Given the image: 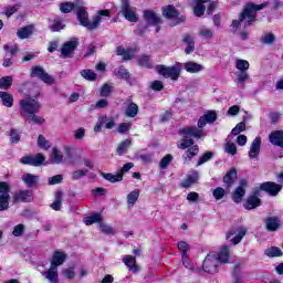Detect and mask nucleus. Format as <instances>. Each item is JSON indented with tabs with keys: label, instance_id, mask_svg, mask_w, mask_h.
<instances>
[{
	"label": "nucleus",
	"instance_id": "nucleus-1",
	"mask_svg": "<svg viewBox=\"0 0 283 283\" xmlns=\"http://www.w3.org/2000/svg\"><path fill=\"white\" fill-rule=\"evenodd\" d=\"M269 7V2H263L261 4H255L253 2H249L243 7L242 12L239 14L238 20H233L231 28L234 32H238V29L243 25V28H250L255 23V19H258V12L260 10H264V8Z\"/></svg>",
	"mask_w": 283,
	"mask_h": 283
},
{
	"label": "nucleus",
	"instance_id": "nucleus-2",
	"mask_svg": "<svg viewBox=\"0 0 283 283\" xmlns=\"http://www.w3.org/2000/svg\"><path fill=\"white\" fill-rule=\"evenodd\" d=\"M20 115L24 120H32L35 125H43L45 123V118L36 115L41 112V103L39 99L28 96L20 101Z\"/></svg>",
	"mask_w": 283,
	"mask_h": 283
},
{
	"label": "nucleus",
	"instance_id": "nucleus-3",
	"mask_svg": "<svg viewBox=\"0 0 283 283\" xmlns=\"http://www.w3.org/2000/svg\"><path fill=\"white\" fill-rule=\"evenodd\" d=\"M75 12L81 25H83V28H87V30H96V28L101 25L102 17H109V10H99L97 15L93 18V21L90 22V14L87 13V9H85L82 0H80Z\"/></svg>",
	"mask_w": 283,
	"mask_h": 283
},
{
	"label": "nucleus",
	"instance_id": "nucleus-4",
	"mask_svg": "<svg viewBox=\"0 0 283 283\" xmlns=\"http://www.w3.org/2000/svg\"><path fill=\"white\" fill-rule=\"evenodd\" d=\"M217 119H218V114L216 113V111H210L199 118L198 127L188 126L185 128H180L179 134L180 136H185V134H190L192 138H197V139L205 138V130H203L205 126L207 125V123L209 124L216 123Z\"/></svg>",
	"mask_w": 283,
	"mask_h": 283
},
{
	"label": "nucleus",
	"instance_id": "nucleus-5",
	"mask_svg": "<svg viewBox=\"0 0 283 283\" xmlns=\"http://www.w3.org/2000/svg\"><path fill=\"white\" fill-rule=\"evenodd\" d=\"M229 262V247L224 245L219 253H209L202 264L206 273H218L220 264Z\"/></svg>",
	"mask_w": 283,
	"mask_h": 283
},
{
	"label": "nucleus",
	"instance_id": "nucleus-6",
	"mask_svg": "<svg viewBox=\"0 0 283 283\" xmlns=\"http://www.w3.org/2000/svg\"><path fill=\"white\" fill-rule=\"evenodd\" d=\"M120 13L130 23L138 22V15L136 14V8L129 6V0H122Z\"/></svg>",
	"mask_w": 283,
	"mask_h": 283
},
{
	"label": "nucleus",
	"instance_id": "nucleus-7",
	"mask_svg": "<svg viewBox=\"0 0 283 283\" xmlns=\"http://www.w3.org/2000/svg\"><path fill=\"white\" fill-rule=\"evenodd\" d=\"M157 72L165 78H171L172 81H178V77L180 76V67L178 66H165V65H158Z\"/></svg>",
	"mask_w": 283,
	"mask_h": 283
},
{
	"label": "nucleus",
	"instance_id": "nucleus-8",
	"mask_svg": "<svg viewBox=\"0 0 283 283\" xmlns=\"http://www.w3.org/2000/svg\"><path fill=\"white\" fill-rule=\"evenodd\" d=\"M249 186V181L247 179H241L239 181V187L235 188V190L232 193V200L237 205H240L242 202V199L247 195V187Z\"/></svg>",
	"mask_w": 283,
	"mask_h": 283
},
{
	"label": "nucleus",
	"instance_id": "nucleus-9",
	"mask_svg": "<svg viewBox=\"0 0 283 283\" xmlns=\"http://www.w3.org/2000/svg\"><path fill=\"white\" fill-rule=\"evenodd\" d=\"M20 163L22 165H30L31 167H41V165L45 163V157L41 153L36 154L35 156L27 155L20 159Z\"/></svg>",
	"mask_w": 283,
	"mask_h": 283
},
{
	"label": "nucleus",
	"instance_id": "nucleus-10",
	"mask_svg": "<svg viewBox=\"0 0 283 283\" xmlns=\"http://www.w3.org/2000/svg\"><path fill=\"white\" fill-rule=\"evenodd\" d=\"M76 48H78V39L73 38L70 41L65 42L61 49L62 56L64 59H71Z\"/></svg>",
	"mask_w": 283,
	"mask_h": 283
},
{
	"label": "nucleus",
	"instance_id": "nucleus-11",
	"mask_svg": "<svg viewBox=\"0 0 283 283\" xmlns=\"http://www.w3.org/2000/svg\"><path fill=\"white\" fill-rule=\"evenodd\" d=\"M260 190L265 191L269 196L275 197L280 191H282V185L275 184L273 181H265L260 185Z\"/></svg>",
	"mask_w": 283,
	"mask_h": 283
},
{
	"label": "nucleus",
	"instance_id": "nucleus-12",
	"mask_svg": "<svg viewBox=\"0 0 283 283\" xmlns=\"http://www.w3.org/2000/svg\"><path fill=\"white\" fill-rule=\"evenodd\" d=\"M31 76L40 78V81H43V83H46V85H52V83H54V78L50 76V74H48L41 66H34L31 71Z\"/></svg>",
	"mask_w": 283,
	"mask_h": 283
},
{
	"label": "nucleus",
	"instance_id": "nucleus-13",
	"mask_svg": "<svg viewBox=\"0 0 283 283\" xmlns=\"http://www.w3.org/2000/svg\"><path fill=\"white\" fill-rule=\"evenodd\" d=\"M33 196L30 190H18L13 195V205H19L20 202H32Z\"/></svg>",
	"mask_w": 283,
	"mask_h": 283
},
{
	"label": "nucleus",
	"instance_id": "nucleus-14",
	"mask_svg": "<svg viewBox=\"0 0 283 283\" xmlns=\"http://www.w3.org/2000/svg\"><path fill=\"white\" fill-rule=\"evenodd\" d=\"M163 14L166 17V19H176L175 25H178V23H182L185 21V17H180V13L174 6H168L163 9Z\"/></svg>",
	"mask_w": 283,
	"mask_h": 283
},
{
	"label": "nucleus",
	"instance_id": "nucleus-15",
	"mask_svg": "<svg viewBox=\"0 0 283 283\" xmlns=\"http://www.w3.org/2000/svg\"><path fill=\"white\" fill-rule=\"evenodd\" d=\"M231 235H234L232 239V244H240V242H242V238L247 235V228L239 227L235 230H230L226 235L227 240H229Z\"/></svg>",
	"mask_w": 283,
	"mask_h": 283
},
{
	"label": "nucleus",
	"instance_id": "nucleus-16",
	"mask_svg": "<svg viewBox=\"0 0 283 283\" xmlns=\"http://www.w3.org/2000/svg\"><path fill=\"white\" fill-rule=\"evenodd\" d=\"M117 56H123V61H132L136 57L138 49H125L123 46H117L116 49Z\"/></svg>",
	"mask_w": 283,
	"mask_h": 283
},
{
	"label": "nucleus",
	"instance_id": "nucleus-17",
	"mask_svg": "<svg viewBox=\"0 0 283 283\" xmlns=\"http://www.w3.org/2000/svg\"><path fill=\"white\" fill-rule=\"evenodd\" d=\"M282 227L280 217H268L265 219V229L270 232H275Z\"/></svg>",
	"mask_w": 283,
	"mask_h": 283
},
{
	"label": "nucleus",
	"instance_id": "nucleus-18",
	"mask_svg": "<svg viewBox=\"0 0 283 283\" xmlns=\"http://www.w3.org/2000/svg\"><path fill=\"white\" fill-rule=\"evenodd\" d=\"M67 260V254L65 252L56 250L53 253L52 260H51V266H55L59 269V266L63 265V263Z\"/></svg>",
	"mask_w": 283,
	"mask_h": 283
},
{
	"label": "nucleus",
	"instance_id": "nucleus-19",
	"mask_svg": "<svg viewBox=\"0 0 283 283\" xmlns=\"http://www.w3.org/2000/svg\"><path fill=\"white\" fill-rule=\"evenodd\" d=\"M126 108H125V116H127V118H136V116H138V104L132 102V99H128L126 103Z\"/></svg>",
	"mask_w": 283,
	"mask_h": 283
},
{
	"label": "nucleus",
	"instance_id": "nucleus-20",
	"mask_svg": "<svg viewBox=\"0 0 283 283\" xmlns=\"http://www.w3.org/2000/svg\"><path fill=\"white\" fill-rule=\"evenodd\" d=\"M42 275H44L45 280L50 283H59V268H55L54 265H51L49 270L42 273Z\"/></svg>",
	"mask_w": 283,
	"mask_h": 283
},
{
	"label": "nucleus",
	"instance_id": "nucleus-21",
	"mask_svg": "<svg viewBox=\"0 0 283 283\" xmlns=\"http://www.w3.org/2000/svg\"><path fill=\"white\" fill-rule=\"evenodd\" d=\"M65 157L69 165H76V160H81V156L76 154V148H72L70 146L64 147Z\"/></svg>",
	"mask_w": 283,
	"mask_h": 283
},
{
	"label": "nucleus",
	"instance_id": "nucleus-22",
	"mask_svg": "<svg viewBox=\"0 0 283 283\" xmlns=\"http://www.w3.org/2000/svg\"><path fill=\"white\" fill-rule=\"evenodd\" d=\"M262 146V138L256 137L251 146H250V150H249V158L253 159V158H258V156H260V147Z\"/></svg>",
	"mask_w": 283,
	"mask_h": 283
},
{
	"label": "nucleus",
	"instance_id": "nucleus-23",
	"mask_svg": "<svg viewBox=\"0 0 283 283\" xmlns=\"http://www.w3.org/2000/svg\"><path fill=\"white\" fill-rule=\"evenodd\" d=\"M235 180H238V170L235 168H231L223 177V182L229 189L233 187V182H235Z\"/></svg>",
	"mask_w": 283,
	"mask_h": 283
},
{
	"label": "nucleus",
	"instance_id": "nucleus-24",
	"mask_svg": "<svg viewBox=\"0 0 283 283\" xmlns=\"http://www.w3.org/2000/svg\"><path fill=\"white\" fill-rule=\"evenodd\" d=\"M269 140L275 147H283V130H275L269 135Z\"/></svg>",
	"mask_w": 283,
	"mask_h": 283
},
{
	"label": "nucleus",
	"instance_id": "nucleus-25",
	"mask_svg": "<svg viewBox=\"0 0 283 283\" xmlns=\"http://www.w3.org/2000/svg\"><path fill=\"white\" fill-rule=\"evenodd\" d=\"M144 19L148 23V25H159L161 20L156 15L154 11L146 10L144 11Z\"/></svg>",
	"mask_w": 283,
	"mask_h": 283
},
{
	"label": "nucleus",
	"instance_id": "nucleus-26",
	"mask_svg": "<svg viewBox=\"0 0 283 283\" xmlns=\"http://www.w3.org/2000/svg\"><path fill=\"white\" fill-rule=\"evenodd\" d=\"M78 3H81V0H75L74 2H62L60 4V10L63 14H70L72 10L76 11Z\"/></svg>",
	"mask_w": 283,
	"mask_h": 283
},
{
	"label": "nucleus",
	"instance_id": "nucleus-27",
	"mask_svg": "<svg viewBox=\"0 0 283 283\" xmlns=\"http://www.w3.org/2000/svg\"><path fill=\"white\" fill-rule=\"evenodd\" d=\"M22 182H24V185H27L29 188L35 187V185L39 184V176L33 174H24L22 176Z\"/></svg>",
	"mask_w": 283,
	"mask_h": 283
},
{
	"label": "nucleus",
	"instance_id": "nucleus-28",
	"mask_svg": "<svg viewBox=\"0 0 283 283\" xmlns=\"http://www.w3.org/2000/svg\"><path fill=\"white\" fill-rule=\"evenodd\" d=\"M33 33H34V25L30 24L18 30L17 36L19 39H30V36H32Z\"/></svg>",
	"mask_w": 283,
	"mask_h": 283
},
{
	"label": "nucleus",
	"instance_id": "nucleus-29",
	"mask_svg": "<svg viewBox=\"0 0 283 283\" xmlns=\"http://www.w3.org/2000/svg\"><path fill=\"white\" fill-rule=\"evenodd\" d=\"M182 138L177 143L178 149H189V147H192L193 139L189 138L188 136H192L191 134H185L181 135Z\"/></svg>",
	"mask_w": 283,
	"mask_h": 283
},
{
	"label": "nucleus",
	"instance_id": "nucleus-30",
	"mask_svg": "<svg viewBox=\"0 0 283 283\" xmlns=\"http://www.w3.org/2000/svg\"><path fill=\"white\" fill-rule=\"evenodd\" d=\"M184 67L186 72H189L190 74H197L198 72H202V70H205L202 64H198L196 62H187L184 64Z\"/></svg>",
	"mask_w": 283,
	"mask_h": 283
},
{
	"label": "nucleus",
	"instance_id": "nucleus-31",
	"mask_svg": "<svg viewBox=\"0 0 283 283\" xmlns=\"http://www.w3.org/2000/svg\"><path fill=\"white\" fill-rule=\"evenodd\" d=\"M124 264H126L127 269L132 271L133 273H138V266L136 265V258L132 255H125L123 258Z\"/></svg>",
	"mask_w": 283,
	"mask_h": 283
},
{
	"label": "nucleus",
	"instance_id": "nucleus-32",
	"mask_svg": "<svg viewBox=\"0 0 283 283\" xmlns=\"http://www.w3.org/2000/svg\"><path fill=\"white\" fill-rule=\"evenodd\" d=\"M198 182V172H192L187 176V178L182 181L181 187L184 189H189V187H192V185H196Z\"/></svg>",
	"mask_w": 283,
	"mask_h": 283
},
{
	"label": "nucleus",
	"instance_id": "nucleus-33",
	"mask_svg": "<svg viewBox=\"0 0 283 283\" xmlns=\"http://www.w3.org/2000/svg\"><path fill=\"white\" fill-rule=\"evenodd\" d=\"M261 200L258 198V196L253 195L248 198L247 202L244 203V208L248 210L256 209V207H260Z\"/></svg>",
	"mask_w": 283,
	"mask_h": 283
},
{
	"label": "nucleus",
	"instance_id": "nucleus-34",
	"mask_svg": "<svg viewBox=\"0 0 283 283\" xmlns=\"http://www.w3.org/2000/svg\"><path fill=\"white\" fill-rule=\"evenodd\" d=\"M0 98L4 107H12V105H14V97L8 92H0Z\"/></svg>",
	"mask_w": 283,
	"mask_h": 283
},
{
	"label": "nucleus",
	"instance_id": "nucleus-35",
	"mask_svg": "<svg viewBox=\"0 0 283 283\" xmlns=\"http://www.w3.org/2000/svg\"><path fill=\"white\" fill-rule=\"evenodd\" d=\"M99 175L102 176V178H104L105 180H108V182H120L123 180V175L122 174H116L113 175L111 172H99Z\"/></svg>",
	"mask_w": 283,
	"mask_h": 283
},
{
	"label": "nucleus",
	"instance_id": "nucleus-36",
	"mask_svg": "<svg viewBox=\"0 0 283 283\" xmlns=\"http://www.w3.org/2000/svg\"><path fill=\"white\" fill-rule=\"evenodd\" d=\"M235 76L238 84L242 90H244V83L250 78L249 73L247 71H239L235 73Z\"/></svg>",
	"mask_w": 283,
	"mask_h": 283
},
{
	"label": "nucleus",
	"instance_id": "nucleus-37",
	"mask_svg": "<svg viewBox=\"0 0 283 283\" xmlns=\"http://www.w3.org/2000/svg\"><path fill=\"white\" fill-rule=\"evenodd\" d=\"M132 147V139H126L122 142L116 149V153L118 156H123L124 154H127V149Z\"/></svg>",
	"mask_w": 283,
	"mask_h": 283
},
{
	"label": "nucleus",
	"instance_id": "nucleus-38",
	"mask_svg": "<svg viewBox=\"0 0 283 283\" xmlns=\"http://www.w3.org/2000/svg\"><path fill=\"white\" fill-rule=\"evenodd\" d=\"M199 151L200 148H198V145H193L192 147L185 151L184 159L186 160V163H189V160H191L193 156H198Z\"/></svg>",
	"mask_w": 283,
	"mask_h": 283
},
{
	"label": "nucleus",
	"instance_id": "nucleus-39",
	"mask_svg": "<svg viewBox=\"0 0 283 283\" xmlns=\"http://www.w3.org/2000/svg\"><path fill=\"white\" fill-rule=\"evenodd\" d=\"M264 253L268 258H282V255H283L282 250L277 247L268 248L264 251Z\"/></svg>",
	"mask_w": 283,
	"mask_h": 283
},
{
	"label": "nucleus",
	"instance_id": "nucleus-40",
	"mask_svg": "<svg viewBox=\"0 0 283 283\" xmlns=\"http://www.w3.org/2000/svg\"><path fill=\"white\" fill-rule=\"evenodd\" d=\"M63 202V193L61 191L55 192V199L51 205V209L54 211H61V205Z\"/></svg>",
	"mask_w": 283,
	"mask_h": 283
},
{
	"label": "nucleus",
	"instance_id": "nucleus-41",
	"mask_svg": "<svg viewBox=\"0 0 283 283\" xmlns=\"http://www.w3.org/2000/svg\"><path fill=\"white\" fill-rule=\"evenodd\" d=\"M50 29L52 30V32H61V30L65 29V22H63V19L61 18H55Z\"/></svg>",
	"mask_w": 283,
	"mask_h": 283
},
{
	"label": "nucleus",
	"instance_id": "nucleus-42",
	"mask_svg": "<svg viewBox=\"0 0 283 283\" xmlns=\"http://www.w3.org/2000/svg\"><path fill=\"white\" fill-rule=\"evenodd\" d=\"M51 160L55 165H61V163H63V153H61V150H59L57 148H53L52 155H51Z\"/></svg>",
	"mask_w": 283,
	"mask_h": 283
},
{
	"label": "nucleus",
	"instance_id": "nucleus-43",
	"mask_svg": "<svg viewBox=\"0 0 283 283\" xmlns=\"http://www.w3.org/2000/svg\"><path fill=\"white\" fill-rule=\"evenodd\" d=\"M139 197H140V190L139 189L133 190L127 196V203L130 205L132 207H134V205H136V202L138 201Z\"/></svg>",
	"mask_w": 283,
	"mask_h": 283
},
{
	"label": "nucleus",
	"instance_id": "nucleus-44",
	"mask_svg": "<svg viewBox=\"0 0 283 283\" xmlns=\"http://www.w3.org/2000/svg\"><path fill=\"white\" fill-rule=\"evenodd\" d=\"M184 41L185 43H187V48H186V54H191V52H193L195 48H196V43L193 42V38H191V35L187 34L184 36Z\"/></svg>",
	"mask_w": 283,
	"mask_h": 283
},
{
	"label": "nucleus",
	"instance_id": "nucleus-45",
	"mask_svg": "<svg viewBox=\"0 0 283 283\" xmlns=\"http://www.w3.org/2000/svg\"><path fill=\"white\" fill-rule=\"evenodd\" d=\"M138 65H140V67H147L148 70H151L153 64H151V59L149 57V55L144 54L138 59Z\"/></svg>",
	"mask_w": 283,
	"mask_h": 283
},
{
	"label": "nucleus",
	"instance_id": "nucleus-46",
	"mask_svg": "<svg viewBox=\"0 0 283 283\" xmlns=\"http://www.w3.org/2000/svg\"><path fill=\"white\" fill-rule=\"evenodd\" d=\"M101 220H102V217L99 213L92 214L84 219V224H86V227H90L92 224H95V222H101Z\"/></svg>",
	"mask_w": 283,
	"mask_h": 283
},
{
	"label": "nucleus",
	"instance_id": "nucleus-47",
	"mask_svg": "<svg viewBox=\"0 0 283 283\" xmlns=\"http://www.w3.org/2000/svg\"><path fill=\"white\" fill-rule=\"evenodd\" d=\"M12 87V76H4L0 78V90H10Z\"/></svg>",
	"mask_w": 283,
	"mask_h": 283
},
{
	"label": "nucleus",
	"instance_id": "nucleus-48",
	"mask_svg": "<svg viewBox=\"0 0 283 283\" xmlns=\"http://www.w3.org/2000/svg\"><path fill=\"white\" fill-rule=\"evenodd\" d=\"M115 76H117L118 78H124V81H127L129 80V71H127V69H125L124 66H119L115 71Z\"/></svg>",
	"mask_w": 283,
	"mask_h": 283
},
{
	"label": "nucleus",
	"instance_id": "nucleus-49",
	"mask_svg": "<svg viewBox=\"0 0 283 283\" xmlns=\"http://www.w3.org/2000/svg\"><path fill=\"white\" fill-rule=\"evenodd\" d=\"M251 65L249 64V61L247 60H237L235 61V67L239 70V72H247Z\"/></svg>",
	"mask_w": 283,
	"mask_h": 283
},
{
	"label": "nucleus",
	"instance_id": "nucleus-50",
	"mask_svg": "<svg viewBox=\"0 0 283 283\" xmlns=\"http://www.w3.org/2000/svg\"><path fill=\"white\" fill-rule=\"evenodd\" d=\"M11 189L12 188L9 186L8 182H6V181L0 182V196H4L7 198H10Z\"/></svg>",
	"mask_w": 283,
	"mask_h": 283
},
{
	"label": "nucleus",
	"instance_id": "nucleus-51",
	"mask_svg": "<svg viewBox=\"0 0 283 283\" xmlns=\"http://www.w3.org/2000/svg\"><path fill=\"white\" fill-rule=\"evenodd\" d=\"M226 154H230V156H235L238 154V147L232 142H227L224 145Z\"/></svg>",
	"mask_w": 283,
	"mask_h": 283
},
{
	"label": "nucleus",
	"instance_id": "nucleus-52",
	"mask_svg": "<svg viewBox=\"0 0 283 283\" xmlns=\"http://www.w3.org/2000/svg\"><path fill=\"white\" fill-rule=\"evenodd\" d=\"M88 170L87 169H78V170H74L72 172V180H81V178H85V176H87Z\"/></svg>",
	"mask_w": 283,
	"mask_h": 283
},
{
	"label": "nucleus",
	"instance_id": "nucleus-53",
	"mask_svg": "<svg viewBox=\"0 0 283 283\" xmlns=\"http://www.w3.org/2000/svg\"><path fill=\"white\" fill-rule=\"evenodd\" d=\"M38 146L40 147V149H44V151H48V149H50V142H48V139H45L43 135H40L38 137Z\"/></svg>",
	"mask_w": 283,
	"mask_h": 283
},
{
	"label": "nucleus",
	"instance_id": "nucleus-54",
	"mask_svg": "<svg viewBox=\"0 0 283 283\" xmlns=\"http://www.w3.org/2000/svg\"><path fill=\"white\" fill-rule=\"evenodd\" d=\"M10 209V197L0 196V211Z\"/></svg>",
	"mask_w": 283,
	"mask_h": 283
},
{
	"label": "nucleus",
	"instance_id": "nucleus-55",
	"mask_svg": "<svg viewBox=\"0 0 283 283\" xmlns=\"http://www.w3.org/2000/svg\"><path fill=\"white\" fill-rule=\"evenodd\" d=\"M24 232L25 226L23 223H19L13 228L12 235H14V238H21V235H23Z\"/></svg>",
	"mask_w": 283,
	"mask_h": 283
},
{
	"label": "nucleus",
	"instance_id": "nucleus-56",
	"mask_svg": "<svg viewBox=\"0 0 283 283\" xmlns=\"http://www.w3.org/2000/svg\"><path fill=\"white\" fill-rule=\"evenodd\" d=\"M199 35L202 36V39H213V31L203 27L199 30Z\"/></svg>",
	"mask_w": 283,
	"mask_h": 283
},
{
	"label": "nucleus",
	"instance_id": "nucleus-57",
	"mask_svg": "<svg viewBox=\"0 0 283 283\" xmlns=\"http://www.w3.org/2000/svg\"><path fill=\"white\" fill-rule=\"evenodd\" d=\"M171 160H174V156L171 155H166L159 163L160 169H167L169 165H171Z\"/></svg>",
	"mask_w": 283,
	"mask_h": 283
},
{
	"label": "nucleus",
	"instance_id": "nucleus-58",
	"mask_svg": "<svg viewBox=\"0 0 283 283\" xmlns=\"http://www.w3.org/2000/svg\"><path fill=\"white\" fill-rule=\"evenodd\" d=\"M81 76L86 78V81H94L96 78V73H94L92 70H83L81 71Z\"/></svg>",
	"mask_w": 283,
	"mask_h": 283
},
{
	"label": "nucleus",
	"instance_id": "nucleus-59",
	"mask_svg": "<svg viewBox=\"0 0 283 283\" xmlns=\"http://www.w3.org/2000/svg\"><path fill=\"white\" fill-rule=\"evenodd\" d=\"M213 158V153L207 151L202 155V157L198 160L197 167H200V165H205V163H209Z\"/></svg>",
	"mask_w": 283,
	"mask_h": 283
},
{
	"label": "nucleus",
	"instance_id": "nucleus-60",
	"mask_svg": "<svg viewBox=\"0 0 283 283\" xmlns=\"http://www.w3.org/2000/svg\"><path fill=\"white\" fill-rule=\"evenodd\" d=\"M247 129V124L244 122H241L237 124V126L232 129L231 134L233 136H239L241 132H244Z\"/></svg>",
	"mask_w": 283,
	"mask_h": 283
},
{
	"label": "nucleus",
	"instance_id": "nucleus-61",
	"mask_svg": "<svg viewBox=\"0 0 283 283\" xmlns=\"http://www.w3.org/2000/svg\"><path fill=\"white\" fill-rule=\"evenodd\" d=\"M224 193L227 191L222 187H218L217 189L213 190L212 196L216 198V200H222L224 198Z\"/></svg>",
	"mask_w": 283,
	"mask_h": 283
},
{
	"label": "nucleus",
	"instance_id": "nucleus-62",
	"mask_svg": "<svg viewBox=\"0 0 283 283\" xmlns=\"http://www.w3.org/2000/svg\"><path fill=\"white\" fill-rule=\"evenodd\" d=\"M177 248L180 251L181 255H187V251H189V243L185 241H179L177 243Z\"/></svg>",
	"mask_w": 283,
	"mask_h": 283
},
{
	"label": "nucleus",
	"instance_id": "nucleus-63",
	"mask_svg": "<svg viewBox=\"0 0 283 283\" xmlns=\"http://www.w3.org/2000/svg\"><path fill=\"white\" fill-rule=\"evenodd\" d=\"M132 129V123H122L118 125V134H127Z\"/></svg>",
	"mask_w": 283,
	"mask_h": 283
},
{
	"label": "nucleus",
	"instance_id": "nucleus-64",
	"mask_svg": "<svg viewBox=\"0 0 283 283\" xmlns=\"http://www.w3.org/2000/svg\"><path fill=\"white\" fill-rule=\"evenodd\" d=\"M275 41V35L273 33H268L261 38V42L265 45H271Z\"/></svg>",
	"mask_w": 283,
	"mask_h": 283
}]
</instances>
